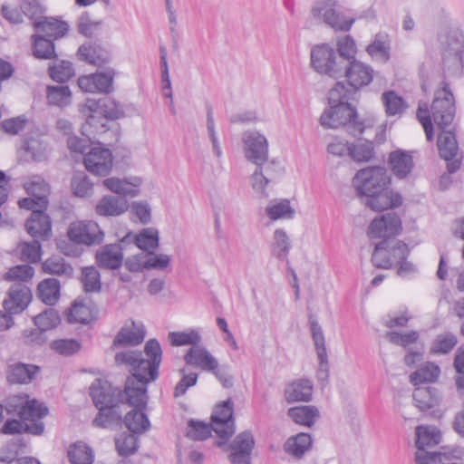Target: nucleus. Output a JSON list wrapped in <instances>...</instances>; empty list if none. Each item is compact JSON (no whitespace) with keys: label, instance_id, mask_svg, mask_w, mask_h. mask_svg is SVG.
<instances>
[{"label":"nucleus","instance_id":"nucleus-12","mask_svg":"<svg viewBox=\"0 0 464 464\" xmlns=\"http://www.w3.org/2000/svg\"><path fill=\"white\" fill-rule=\"evenodd\" d=\"M90 396L98 410L103 406L128 404V396L125 389L121 391L117 387H113L106 380L95 379L90 387Z\"/></svg>","mask_w":464,"mask_h":464},{"label":"nucleus","instance_id":"nucleus-48","mask_svg":"<svg viewBox=\"0 0 464 464\" xmlns=\"http://www.w3.org/2000/svg\"><path fill=\"white\" fill-rule=\"evenodd\" d=\"M102 184L111 192L124 198H126V196L133 198L138 196L140 193L139 188L136 187L131 188L126 180L115 177L105 179L102 181Z\"/></svg>","mask_w":464,"mask_h":464},{"label":"nucleus","instance_id":"nucleus-10","mask_svg":"<svg viewBox=\"0 0 464 464\" xmlns=\"http://www.w3.org/2000/svg\"><path fill=\"white\" fill-rule=\"evenodd\" d=\"M311 65L320 74L336 79L343 76V61H339L334 49L326 44L316 45L312 49Z\"/></svg>","mask_w":464,"mask_h":464},{"label":"nucleus","instance_id":"nucleus-56","mask_svg":"<svg viewBox=\"0 0 464 464\" xmlns=\"http://www.w3.org/2000/svg\"><path fill=\"white\" fill-rule=\"evenodd\" d=\"M382 98L385 111L389 116L400 114L404 111L405 102L394 91L383 92Z\"/></svg>","mask_w":464,"mask_h":464},{"label":"nucleus","instance_id":"nucleus-29","mask_svg":"<svg viewBox=\"0 0 464 464\" xmlns=\"http://www.w3.org/2000/svg\"><path fill=\"white\" fill-rule=\"evenodd\" d=\"M313 382L308 379H297L288 383L285 388V399L288 403L296 401L308 402L313 396Z\"/></svg>","mask_w":464,"mask_h":464},{"label":"nucleus","instance_id":"nucleus-30","mask_svg":"<svg viewBox=\"0 0 464 464\" xmlns=\"http://www.w3.org/2000/svg\"><path fill=\"white\" fill-rule=\"evenodd\" d=\"M417 386L414 389L412 397L416 407L420 411H427L440 404L441 395L435 387Z\"/></svg>","mask_w":464,"mask_h":464},{"label":"nucleus","instance_id":"nucleus-6","mask_svg":"<svg viewBox=\"0 0 464 464\" xmlns=\"http://www.w3.org/2000/svg\"><path fill=\"white\" fill-rule=\"evenodd\" d=\"M4 279L14 283L3 302L6 313L15 314L23 312L29 304V266L19 265L9 268Z\"/></svg>","mask_w":464,"mask_h":464},{"label":"nucleus","instance_id":"nucleus-57","mask_svg":"<svg viewBox=\"0 0 464 464\" xmlns=\"http://www.w3.org/2000/svg\"><path fill=\"white\" fill-rule=\"evenodd\" d=\"M337 51L339 54L337 57L339 61H343V64L355 60L357 49L353 37L350 35H345L340 39L337 43Z\"/></svg>","mask_w":464,"mask_h":464},{"label":"nucleus","instance_id":"nucleus-33","mask_svg":"<svg viewBox=\"0 0 464 464\" xmlns=\"http://www.w3.org/2000/svg\"><path fill=\"white\" fill-rule=\"evenodd\" d=\"M319 411L313 405L291 407L287 411V416L296 424L311 427L319 418Z\"/></svg>","mask_w":464,"mask_h":464},{"label":"nucleus","instance_id":"nucleus-11","mask_svg":"<svg viewBox=\"0 0 464 464\" xmlns=\"http://www.w3.org/2000/svg\"><path fill=\"white\" fill-rule=\"evenodd\" d=\"M79 111L85 117L89 125L92 124L94 114H102L108 120H117L124 116L122 106L109 97L99 100L87 99L83 104L79 106Z\"/></svg>","mask_w":464,"mask_h":464},{"label":"nucleus","instance_id":"nucleus-52","mask_svg":"<svg viewBox=\"0 0 464 464\" xmlns=\"http://www.w3.org/2000/svg\"><path fill=\"white\" fill-rule=\"evenodd\" d=\"M71 187L76 197H90L93 192V183L84 173H76L72 178Z\"/></svg>","mask_w":464,"mask_h":464},{"label":"nucleus","instance_id":"nucleus-2","mask_svg":"<svg viewBox=\"0 0 464 464\" xmlns=\"http://www.w3.org/2000/svg\"><path fill=\"white\" fill-rule=\"evenodd\" d=\"M401 220L395 213L382 215L380 218H374L371 222L368 227V236L372 238H382L376 244L372 255V262L374 266L389 269L407 259L410 254L408 245L394 238L401 232Z\"/></svg>","mask_w":464,"mask_h":464},{"label":"nucleus","instance_id":"nucleus-26","mask_svg":"<svg viewBox=\"0 0 464 464\" xmlns=\"http://www.w3.org/2000/svg\"><path fill=\"white\" fill-rule=\"evenodd\" d=\"M388 165L398 179H404L414 169L413 157L409 151L396 150L390 152Z\"/></svg>","mask_w":464,"mask_h":464},{"label":"nucleus","instance_id":"nucleus-15","mask_svg":"<svg viewBox=\"0 0 464 464\" xmlns=\"http://www.w3.org/2000/svg\"><path fill=\"white\" fill-rule=\"evenodd\" d=\"M234 403L231 398L218 404L211 415L213 430L225 443L235 433Z\"/></svg>","mask_w":464,"mask_h":464},{"label":"nucleus","instance_id":"nucleus-37","mask_svg":"<svg viewBox=\"0 0 464 464\" xmlns=\"http://www.w3.org/2000/svg\"><path fill=\"white\" fill-rule=\"evenodd\" d=\"M273 165L274 161H271L266 165H258L251 175V185L253 189L263 197L268 196L266 192V187L272 179Z\"/></svg>","mask_w":464,"mask_h":464},{"label":"nucleus","instance_id":"nucleus-36","mask_svg":"<svg viewBox=\"0 0 464 464\" xmlns=\"http://www.w3.org/2000/svg\"><path fill=\"white\" fill-rule=\"evenodd\" d=\"M49 414L47 405L36 399H31V435L41 436L45 430L44 419Z\"/></svg>","mask_w":464,"mask_h":464},{"label":"nucleus","instance_id":"nucleus-40","mask_svg":"<svg viewBox=\"0 0 464 464\" xmlns=\"http://www.w3.org/2000/svg\"><path fill=\"white\" fill-rule=\"evenodd\" d=\"M33 43V55L37 59L52 60L56 58L54 42L50 38L37 36L34 33L31 36Z\"/></svg>","mask_w":464,"mask_h":464},{"label":"nucleus","instance_id":"nucleus-23","mask_svg":"<svg viewBox=\"0 0 464 464\" xmlns=\"http://www.w3.org/2000/svg\"><path fill=\"white\" fill-rule=\"evenodd\" d=\"M35 329L31 331V342L39 344L47 339L46 332L55 328L61 323L59 313L54 308H46L33 318Z\"/></svg>","mask_w":464,"mask_h":464},{"label":"nucleus","instance_id":"nucleus-35","mask_svg":"<svg viewBox=\"0 0 464 464\" xmlns=\"http://www.w3.org/2000/svg\"><path fill=\"white\" fill-rule=\"evenodd\" d=\"M60 282L56 278H46L37 286V297L47 305H53L60 297Z\"/></svg>","mask_w":464,"mask_h":464},{"label":"nucleus","instance_id":"nucleus-64","mask_svg":"<svg viewBox=\"0 0 464 464\" xmlns=\"http://www.w3.org/2000/svg\"><path fill=\"white\" fill-rule=\"evenodd\" d=\"M146 254L147 270L158 269L163 270L169 266L170 263V256L165 254H155L154 251Z\"/></svg>","mask_w":464,"mask_h":464},{"label":"nucleus","instance_id":"nucleus-44","mask_svg":"<svg viewBox=\"0 0 464 464\" xmlns=\"http://www.w3.org/2000/svg\"><path fill=\"white\" fill-rule=\"evenodd\" d=\"M159 231L152 227L143 228L135 236V245L146 253L155 251L159 246Z\"/></svg>","mask_w":464,"mask_h":464},{"label":"nucleus","instance_id":"nucleus-59","mask_svg":"<svg viewBox=\"0 0 464 464\" xmlns=\"http://www.w3.org/2000/svg\"><path fill=\"white\" fill-rule=\"evenodd\" d=\"M6 379L9 383H25L29 379V365L22 362H14L8 365Z\"/></svg>","mask_w":464,"mask_h":464},{"label":"nucleus","instance_id":"nucleus-9","mask_svg":"<svg viewBox=\"0 0 464 464\" xmlns=\"http://www.w3.org/2000/svg\"><path fill=\"white\" fill-rule=\"evenodd\" d=\"M442 63L445 68L459 69L464 63V36L458 30H450L439 36Z\"/></svg>","mask_w":464,"mask_h":464},{"label":"nucleus","instance_id":"nucleus-3","mask_svg":"<svg viewBox=\"0 0 464 464\" xmlns=\"http://www.w3.org/2000/svg\"><path fill=\"white\" fill-rule=\"evenodd\" d=\"M391 183V176L382 166L359 169L353 179L357 196L364 198L365 207L377 212L402 205L401 195L390 188Z\"/></svg>","mask_w":464,"mask_h":464},{"label":"nucleus","instance_id":"nucleus-46","mask_svg":"<svg viewBox=\"0 0 464 464\" xmlns=\"http://www.w3.org/2000/svg\"><path fill=\"white\" fill-rule=\"evenodd\" d=\"M43 269L47 274L66 277H72L73 274L72 266L66 263L63 258L58 256L47 258L43 263Z\"/></svg>","mask_w":464,"mask_h":464},{"label":"nucleus","instance_id":"nucleus-39","mask_svg":"<svg viewBox=\"0 0 464 464\" xmlns=\"http://www.w3.org/2000/svg\"><path fill=\"white\" fill-rule=\"evenodd\" d=\"M48 65L50 78L57 82H65L74 76V68L71 62L66 60L52 59Z\"/></svg>","mask_w":464,"mask_h":464},{"label":"nucleus","instance_id":"nucleus-21","mask_svg":"<svg viewBox=\"0 0 464 464\" xmlns=\"http://www.w3.org/2000/svg\"><path fill=\"white\" fill-rule=\"evenodd\" d=\"M255 446L253 434L245 430L233 440L229 445L228 459L232 464H251V452Z\"/></svg>","mask_w":464,"mask_h":464},{"label":"nucleus","instance_id":"nucleus-38","mask_svg":"<svg viewBox=\"0 0 464 464\" xmlns=\"http://www.w3.org/2000/svg\"><path fill=\"white\" fill-rule=\"evenodd\" d=\"M132 328H121L113 340V346H133L141 343L145 337L142 327H136L132 323Z\"/></svg>","mask_w":464,"mask_h":464},{"label":"nucleus","instance_id":"nucleus-8","mask_svg":"<svg viewBox=\"0 0 464 464\" xmlns=\"http://www.w3.org/2000/svg\"><path fill=\"white\" fill-rule=\"evenodd\" d=\"M441 84L442 88L435 92L430 111L434 123L440 130H444L452 123L456 114V106L449 83L442 82Z\"/></svg>","mask_w":464,"mask_h":464},{"label":"nucleus","instance_id":"nucleus-41","mask_svg":"<svg viewBox=\"0 0 464 464\" xmlns=\"http://www.w3.org/2000/svg\"><path fill=\"white\" fill-rule=\"evenodd\" d=\"M67 457L71 464H92L94 459L92 448L82 441L69 447Z\"/></svg>","mask_w":464,"mask_h":464},{"label":"nucleus","instance_id":"nucleus-13","mask_svg":"<svg viewBox=\"0 0 464 464\" xmlns=\"http://www.w3.org/2000/svg\"><path fill=\"white\" fill-rule=\"evenodd\" d=\"M67 236L71 241L86 246L101 245L104 240V232L94 221H78L70 224Z\"/></svg>","mask_w":464,"mask_h":464},{"label":"nucleus","instance_id":"nucleus-5","mask_svg":"<svg viewBox=\"0 0 464 464\" xmlns=\"http://www.w3.org/2000/svg\"><path fill=\"white\" fill-rule=\"evenodd\" d=\"M51 186L41 176H31V236L50 238L52 219L47 214Z\"/></svg>","mask_w":464,"mask_h":464},{"label":"nucleus","instance_id":"nucleus-54","mask_svg":"<svg viewBox=\"0 0 464 464\" xmlns=\"http://www.w3.org/2000/svg\"><path fill=\"white\" fill-rule=\"evenodd\" d=\"M169 341L172 346L192 345L196 346L200 342V335L195 330L188 332H170L168 334Z\"/></svg>","mask_w":464,"mask_h":464},{"label":"nucleus","instance_id":"nucleus-28","mask_svg":"<svg viewBox=\"0 0 464 464\" xmlns=\"http://www.w3.org/2000/svg\"><path fill=\"white\" fill-rule=\"evenodd\" d=\"M186 364L209 372L218 366V360L205 348L199 345L191 346L184 355Z\"/></svg>","mask_w":464,"mask_h":464},{"label":"nucleus","instance_id":"nucleus-55","mask_svg":"<svg viewBox=\"0 0 464 464\" xmlns=\"http://www.w3.org/2000/svg\"><path fill=\"white\" fill-rule=\"evenodd\" d=\"M89 313L86 305L78 301H74L72 305L65 311L64 316L69 324H88Z\"/></svg>","mask_w":464,"mask_h":464},{"label":"nucleus","instance_id":"nucleus-47","mask_svg":"<svg viewBox=\"0 0 464 464\" xmlns=\"http://www.w3.org/2000/svg\"><path fill=\"white\" fill-rule=\"evenodd\" d=\"M291 244L286 232L277 228L274 232V242L272 244V254L280 260L287 258Z\"/></svg>","mask_w":464,"mask_h":464},{"label":"nucleus","instance_id":"nucleus-31","mask_svg":"<svg viewBox=\"0 0 464 464\" xmlns=\"http://www.w3.org/2000/svg\"><path fill=\"white\" fill-rule=\"evenodd\" d=\"M313 440L308 433L301 432L286 440L284 444L285 451L295 459H301L311 450Z\"/></svg>","mask_w":464,"mask_h":464},{"label":"nucleus","instance_id":"nucleus-24","mask_svg":"<svg viewBox=\"0 0 464 464\" xmlns=\"http://www.w3.org/2000/svg\"><path fill=\"white\" fill-rule=\"evenodd\" d=\"M95 263L98 267L117 270L123 264L122 246L120 244H107L97 250Z\"/></svg>","mask_w":464,"mask_h":464},{"label":"nucleus","instance_id":"nucleus-27","mask_svg":"<svg viewBox=\"0 0 464 464\" xmlns=\"http://www.w3.org/2000/svg\"><path fill=\"white\" fill-rule=\"evenodd\" d=\"M126 198L114 195L103 196L95 206V212L102 217H119L129 209Z\"/></svg>","mask_w":464,"mask_h":464},{"label":"nucleus","instance_id":"nucleus-14","mask_svg":"<svg viewBox=\"0 0 464 464\" xmlns=\"http://www.w3.org/2000/svg\"><path fill=\"white\" fill-rule=\"evenodd\" d=\"M242 143L248 161L256 166L268 163V140L265 135L257 131H246L242 136Z\"/></svg>","mask_w":464,"mask_h":464},{"label":"nucleus","instance_id":"nucleus-7","mask_svg":"<svg viewBox=\"0 0 464 464\" xmlns=\"http://www.w3.org/2000/svg\"><path fill=\"white\" fill-rule=\"evenodd\" d=\"M311 14L334 31L348 32L354 23V18L343 13L336 0L315 1Z\"/></svg>","mask_w":464,"mask_h":464},{"label":"nucleus","instance_id":"nucleus-58","mask_svg":"<svg viewBox=\"0 0 464 464\" xmlns=\"http://www.w3.org/2000/svg\"><path fill=\"white\" fill-rule=\"evenodd\" d=\"M116 450L121 456H130L138 450V439L134 433H123L115 440Z\"/></svg>","mask_w":464,"mask_h":464},{"label":"nucleus","instance_id":"nucleus-49","mask_svg":"<svg viewBox=\"0 0 464 464\" xmlns=\"http://www.w3.org/2000/svg\"><path fill=\"white\" fill-rule=\"evenodd\" d=\"M6 411L9 413H16L24 420H29V396L24 394L8 398Z\"/></svg>","mask_w":464,"mask_h":464},{"label":"nucleus","instance_id":"nucleus-18","mask_svg":"<svg viewBox=\"0 0 464 464\" xmlns=\"http://www.w3.org/2000/svg\"><path fill=\"white\" fill-rule=\"evenodd\" d=\"M373 72L374 71L370 65L355 59L343 64V76L346 78L352 88H348V90L353 91L355 95L358 90L372 82Z\"/></svg>","mask_w":464,"mask_h":464},{"label":"nucleus","instance_id":"nucleus-17","mask_svg":"<svg viewBox=\"0 0 464 464\" xmlns=\"http://www.w3.org/2000/svg\"><path fill=\"white\" fill-rule=\"evenodd\" d=\"M440 130L437 140L439 153L447 161L448 172L452 174L459 170L461 165L460 160L457 158L459 144L453 130H446L444 129Z\"/></svg>","mask_w":464,"mask_h":464},{"label":"nucleus","instance_id":"nucleus-1","mask_svg":"<svg viewBox=\"0 0 464 464\" xmlns=\"http://www.w3.org/2000/svg\"><path fill=\"white\" fill-rule=\"evenodd\" d=\"M143 358L141 352L126 351L115 354L117 364H128L132 373L126 379L125 392L128 405L142 407L147 405V385L159 377V368L162 361L161 346L157 339H150L144 345Z\"/></svg>","mask_w":464,"mask_h":464},{"label":"nucleus","instance_id":"nucleus-19","mask_svg":"<svg viewBox=\"0 0 464 464\" xmlns=\"http://www.w3.org/2000/svg\"><path fill=\"white\" fill-rule=\"evenodd\" d=\"M308 319L312 339L314 341L316 354L319 360L317 378L319 381L324 382L327 381L329 377V365L324 332L314 315L310 314Z\"/></svg>","mask_w":464,"mask_h":464},{"label":"nucleus","instance_id":"nucleus-25","mask_svg":"<svg viewBox=\"0 0 464 464\" xmlns=\"http://www.w3.org/2000/svg\"><path fill=\"white\" fill-rule=\"evenodd\" d=\"M81 61L90 64L102 66L110 61V52L98 41H91L82 44L77 51Z\"/></svg>","mask_w":464,"mask_h":464},{"label":"nucleus","instance_id":"nucleus-20","mask_svg":"<svg viewBox=\"0 0 464 464\" xmlns=\"http://www.w3.org/2000/svg\"><path fill=\"white\" fill-rule=\"evenodd\" d=\"M83 163L86 169L91 173L105 177L112 168V153L109 149L94 147L85 154Z\"/></svg>","mask_w":464,"mask_h":464},{"label":"nucleus","instance_id":"nucleus-43","mask_svg":"<svg viewBox=\"0 0 464 464\" xmlns=\"http://www.w3.org/2000/svg\"><path fill=\"white\" fill-rule=\"evenodd\" d=\"M46 98L50 105L66 107L72 102V92L67 85H49L46 88Z\"/></svg>","mask_w":464,"mask_h":464},{"label":"nucleus","instance_id":"nucleus-42","mask_svg":"<svg viewBox=\"0 0 464 464\" xmlns=\"http://www.w3.org/2000/svg\"><path fill=\"white\" fill-rule=\"evenodd\" d=\"M440 373V369L437 364L433 362H427L412 372L410 379L413 385L420 386L422 383L436 382Z\"/></svg>","mask_w":464,"mask_h":464},{"label":"nucleus","instance_id":"nucleus-63","mask_svg":"<svg viewBox=\"0 0 464 464\" xmlns=\"http://www.w3.org/2000/svg\"><path fill=\"white\" fill-rule=\"evenodd\" d=\"M115 72L112 69L94 73V80L97 92L109 93L112 91V82Z\"/></svg>","mask_w":464,"mask_h":464},{"label":"nucleus","instance_id":"nucleus-45","mask_svg":"<svg viewBox=\"0 0 464 464\" xmlns=\"http://www.w3.org/2000/svg\"><path fill=\"white\" fill-rule=\"evenodd\" d=\"M80 281L86 293H98L102 289L100 272L93 266L82 268Z\"/></svg>","mask_w":464,"mask_h":464},{"label":"nucleus","instance_id":"nucleus-53","mask_svg":"<svg viewBox=\"0 0 464 464\" xmlns=\"http://www.w3.org/2000/svg\"><path fill=\"white\" fill-rule=\"evenodd\" d=\"M213 425L203 421L190 420L188 422L186 436L193 440H204L211 435Z\"/></svg>","mask_w":464,"mask_h":464},{"label":"nucleus","instance_id":"nucleus-16","mask_svg":"<svg viewBox=\"0 0 464 464\" xmlns=\"http://www.w3.org/2000/svg\"><path fill=\"white\" fill-rule=\"evenodd\" d=\"M437 434L430 431L427 427L419 426L416 428V447L415 460L418 464H438L442 461V453L429 452L425 450L426 446L437 444Z\"/></svg>","mask_w":464,"mask_h":464},{"label":"nucleus","instance_id":"nucleus-34","mask_svg":"<svg viewBox=\"0 0 464 464\" xmlns=\"http://www.w3.org/2000/svg\"><path fill=\"white\" fill-rule=\"evenodd\" d=\"M121 404H113L100 408L99 412L92 420V424L98 428H110L120 425L122 422L121 411L119 410Z\"/></svg>","mask_w":464,"mask_h":464},{"label":"nucleus","instance_id":"nucleus-32","mask_svg":"<svg viewBox=\"0 0 464 464\" xmlns=\"http://www.w3.org/2000/svg\"><path fill=\"white\" fill-rule=\"evenodd\" d=\"M133 409L130 411L124 417L123 422L126 428L134 434H140L148 430L150 427V422L148 416L143 412L142 409L146 407L132 406Z\"/></svg>","mask_w":464,"mask_h":464},{"label":"nucleus","instance_id":"nucleus-61","mask_svg":"<svg viewBox=\"0 0 464 464\" xmlns=\"http://www.w3.org/2000/svg\"><path fill=\"white\" fill-rule=\"evenodd\" d=\"M51 348L61 355L69 356L81 349V343L74 339H60L52 342Z\"/></svg>","mask_w":464,"mask_h":464},{"label":"nucleus","instance_id":"nucleus-50","mask_svg":"<svg viewBox=\"0 0 464 464\" xmlns=\"http://www.w3.org/2000/svg\"><path fill=\"white\" fill-rule=\"evenodd\" d=\"M266 214L272 220L279 218L291 219L295 216V209L291 207L288 199H282L279 202L267 206L266 208Z\"/></svg>","mask_w":464,"mask_h":464},{"label":"nucleus","instance_id":"nucleus-60","mask_svg":"<svg viewBox=\"0 0 464 464\" xmlns=\"http://www.w3.org/2000/svg\"><path fill=\"white\" fill-rule=\"evenodd\" d=\"M349 156L355 161H369L374 156V148L372 141L367 140L364 143L351 144Z\"/></svg>","mask_w":464,"mask_h":464},{"label":"nucleus","instance_id":"nucleus-62","mask_svg":"<svg viewBox=\"0 0 464 464\" xmlns=\"http://www.w3.org/2000/svg\"><path fill=\"white\" fill-rule=\"evenodd\" d=\"M417 119L421 123L426 138L431 141L434 137L431 111H429L427 104H420L417 110Z\"/></svg>","mask_w":464,"mask_h":464},{"label":"nucleus","instance_id":"nucleus-22","mask_svg":"<svg viewBox=\"0 0 464 464\" xmlns=\"http://www.w3.org/2000/svg\"><path fill=\"white\" fill-rule=\"evenodd\" d=\"M33 28L37 36L55 40L63 38L69 32L67 22L53 16L40 17L33 22Z\"/></svg>","mask_w":464,"mask_h":464},{"label":"nucleus","instance_id":"nucleus-4","mask_svg":"<svg viewBox=\"0 0 464 464\" xmlns=\"http://www.w3.org/2000/svg\"><path fill=\"white\" fill-rule=\"evenodd\" d=\"M354 97V92L349 91L342 82H337L329 92L330 108L324 110L320 117V124L325 129L344 127L353 137L363 133L366 125L359 119L356 109L349 103Z\"/></svg>","mask_w":464,"mask_h":464},{"label":"nucleus","instance_id":"nucleus-51","mask_svg":"<svg viewBox=\"0 0 464 464\" xmlns=\"http://www.w3.org/2000/svg\"><path fill=\"white\" fill-rule=\"evenodd\" d=\"M458 343L457 336L452 333H445L437 335L430 346V352L434 354H446Z\"/></svg>","mask_w":464,"mask_h":464}]
</instances>
